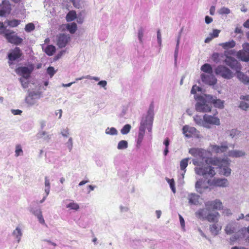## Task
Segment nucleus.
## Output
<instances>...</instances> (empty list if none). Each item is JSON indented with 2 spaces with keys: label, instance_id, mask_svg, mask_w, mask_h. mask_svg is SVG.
I'll list each match as a JSON object with an SVG mask.
<instances>
[{
  "label": "nucleus",
  "instance_id": "1",
  "mask_svg": "<svg viewBox=\"0 0 249 249\" xmlns=\"http://www.w3.org/2000/svg\"><path fill=\"white\" fill-rule=\"evenodd\" d=\"M154 116V107L153 105H150L147 114L142 117L140 122L137 139V146L141 145L145 135V129L146 128L149 132H151Z\"/></svg>",
  "mask_w": 249,
  "mask_h": 249
},
{
  "label": "nucleus",
  "instance_id": "2",
  "mask_svg": "<svg viewBox=\"0 0 249 249\" xmlns=\"http://www.w3.org/2000/svg\"><path fill=\"white\" fill-rule=\"evenodd\" d=\"M231 160L227 158H214L210 162L212 164L218 166L219 167V173L225 177H229L231 174V170L230 168Z\"/></svg>",
  "mask_w": 249,
  "mask_h": 249
},
{
  "label": "nucleus",
  "instance_id": "3",
  "mask_svg": "<svg viewBox=\"0 0 249 249\" xmlns=\"http://www.w3.org/2000/svg\"><path fill=\"white\" fill-rule=\"evenodd\" d=\"M206 94L201 96H194L196 103L195 108L197 111L199 112L206 113L211 111L212 106L210 104V101L207 100Z\"/></svg>",
  "mask_w": 249,
  "mask_h": 249
},
{
  "label": "nucleus",
  "instance_id": "4",
  "mask_svg": "<svg viewBox=\"0 0 249 249\" xmlns=\"http://www.w3.org/2000/svg\"><path fill=\"white\" fill-rule=\"evenodd\" d=\"M0 35H2L7 42L11 44L18 45L23 42V39L18 36L15 32L8 29L0 31Z\"/></svg>",
  "mask_w": 249,
  "mask_h": 249
},
{
  "label": "nucleus",
  "instance_id": "5",
  "mask_svg": "<svg viewBox=\"0 0 249 249\" xmlns=\"http://www.w3.org/2000/svg\"><path fill=\"white\" fill-rule=\"evenodd\" d=\"M189 153L195 157H198L207 163H210L213 159L209 158L210 152L208 151L198 148H192L189 149Z\"/></svg>",
  "mask_w": 249,
  "mask_h": 249
},
{
  "label": "nucleus",
  "instance_id": "6",
  "mask_svg": "<svg viewBox=\"0 0 249 249\" xmlns=\"http://www.w3.org/2000/svg\"><path fill=\"white\" fill-rule=\"evenodd\" d=\"M195 171L197 175L206 178H213L216 174L214 168L208 165L204 167H196L195 168Z\"/></svg>",
  "mask_w": 249,
  "mask_h": 249
},
{
  "label": "nucleus",
  "instance_id": "7",
  "mask_svg": "<svg viewBox=\"0 0 249 249\" xmlns=\"http://www.w3.org/2000/svg\"><path fill=\"white\" fill-rule=\"evenodd\" d=\"M217 75L225 79H231L233 77V73L229 68L223 65L218 66L214 70Z\"/></svg>",
  "mask_w": 249,
  "mask_h": 249
},
{
  "label": "nucleus",
  "instance_id": "8",
  "mask_svg": "<svg viewBox=\"0 0 249 249\" xmlns=\"http://www.w3.org/2000/svg\"><path fill=\"white\" fill-rule=\"evenodd\" d=\"M203 118L205 121V128L210 129L212 125H219L220 124L219 119L215 115L205 114L203 115Z\"/></svg>",
  "mask_w": 249,
  "mask_h": 249
},
{
  "label": "nucleus",
  "instance_id": "9",
  "mask_svg": "<svg viewBox=\"0 0 249 249\" xmlns=\"http://www.w3.org/2000/svg\"><path fill=\"white\" fill-rule=\"evenodd\" d=\"M229 148V143L227 142H223L220 143V145L211 144L209 146V150L212 152L216 154H221L224 153L227 151Z\"/></svg>",
  "mask_w": 249,
  "mask_h": 249
},
{
  "label": "nucleus",
  "instance_id": "10",
  "mask_svg": "<svg viewBox=\"0 0 249 249\" xmlns=\"http://www.w3.org/2000/svg\"><path fill=\"white\" fill-rule=\"evenodd\" d=\"M208 183L210 186L221 188H226L229 186V182L226 178H214L212 180H209Z\"/></svg>",
  "mask_w": 249,
  "mask_h": 249
},
{
  "label": "nucleus",
  "instance_id": "11",
  "mask_svg": "<svg viewBox=\"0 0 249 249\" xmlns=\"http://www.w3.org/2000/svg\"><path fill=\"white\" fill-rule=\"evenodd\" d=\"M41 97V94L39 92L31 91L28 93L25 98V102L30 106L36 105L37 100Z\"/></svg>",
  "mask_w": 249,
  "mask_h": 249
},
{
  "label": "nucleus",
  "instance_id": "12",
  "mask_svg": "<svg viewBox=\"0 0 249 249\" xmlns=\"http://www.w3.org/2000/svg\"><path fill=\"white\" fill-rule=\"evenodd\" d=\"M71 40V36L65 33L59 34L57 36V45L60 48H64Z\"/></svg>",
  "mask_w": 249,
  "mask_h": 249
},
{
  "label": "nucleus",
  "instance_id": "13",
  "mask_svg": "<svg viewBox=\"0 0 249 249\" xmlns=\"http://www.w3.org/2000/svg\"><path fill=\"white\" fill-rule=\"evenodd\" d=\"M34 68L30 67H20L16 69V72L24 78H29Z\"/></svg>",
  "mask_w": 249,
  "mask_h": 249
},
{
  "label": "nucleus",
  "instance_id": "14",
  "mask_svg": "<svg viewBox=\"0 0 249 249\" xmlns=\"http://www.w3.org/2000/svg\"><path fill=\"white\" fill-rule=\"evenodd\" d=\"M205 207L207 209L221 210L223 209L222 202L219 199H215L213 201H208L205 203Z\"/></svg>",
  "mask_w": 249,
  "mask_h": 249
},
{
  "label": "nucleus",
  "instance_id": "15",
  "mask_svg": "<svg viewBox=\"0 0 249 249\" xmlns=\"http://www.w3.org/2000/svg\"><path fill=\"white\" fill-rule=\"evenodd\" d=\"M182 131L183 133L187 138H191L193 136L198 137L199 132L194 127L186 125L183 126Z\"/></svg>",
  "mask_w": 249,
  "mask_h": 249
},
{
  "label": "nucleus",
  "instance_id": "16",
  "mask_svg": "<svg viewBox=\"0 0 249 249\" xmlns=\"http://www.w3.org/2000/svg\"><path fill=\"white\" fill-rule=\"evenodd\" d=\"M11 10V4L8 0H4L0 4V16L4 17L9 14Z\"/></svg>",
  "mask_w": 249,
  "mask_h": 249
},
{
  "label": "nucleus",
  "instance_id": "17",
  "mask_svg": "<svg viewBox=\"0 0 249 249\" xmlns=\"http://www.w3.org/2000/svg\"><path fill=\"white\" fill-rule=\"evenodd\" d=\"M225 64L231 69L238 71L240 70V65L237 61L232 57L227 56L224 60Z\"/></svg>",
  "mask_w": 249,
  "mask_h": 249
},
{
  "label": "nucleus",
  "instance_id": "18",
  "mask_svg": "<svg viewBox=\"0 0 249 249\" xmlns=\"http://www.w3.org/2000/svg\"><path fill=\"white\" fill-rule=\"evenodd\" d=\"M187 199L191 205H198L201 204L200 196L195 193L188 194Z\"/></svg>",
  "mask_w": 249,
  "mask_h": 249
},
{
  "label": "nucleus",
  "instance_id": "19",
  "mask_svg": "<svg viewBox=\"0 0 249 249\" xmlns=\"http://www.w3.org/2000/svg\"><path fill=\"white\" fill-rule=\"evenodd\" d=\"M238 228V223L235 221L229 222L225 227V231L227 234H231L235 232Z\"/></svg>",
  "mask_w": 249,
  "mask_h": 249
},
{
  "label": "nucleus",
  "instance_id": "20",
  "mask_svg": "<svg viewBox=\"0 0 249 249\" xmlns=\"http://www.w3.org/2000/svg\"><path fill=\"white\" fill-rule=\"evenodd\" d=\"M201 78L203 82L211 86L214 85L217 82V79L212 74L208 75L203 73L201 75Z\"/></svg>",
  "mask_w": 249,
  "mask_h": 249
},
{
  "label": "nucleus",
  "instance_id": "21",
  "mask_svg": "<svg viewBox=\"0 0 249 249\" xmlns=\"http://www.w3.org/2000/svg\"><path fill=\"white\" fill-rule=\"evenodd\" d=\"M21 52L19 48L16 47L12 50V52L8 54V57L9 61H15L19 58L21 55ZM10 65L12 64L11 62H9Z\"/></svg>",
  "mask_w": 249,
  "mask_h": 249
},
{
  "label": "nucleus",
  "instance_id": "22",
  "mask_svg": "<svg viewBox=\"0 0 249 249\" xmlns=\"http://www.w3.org/2000/svg\"><path fill=\"white\" fill-rule=\"evenodd\" d=\"M12 235L18 243H19L23 236V231L21 226L18 225L12 231Z\"/></svg>",
  "mask_w": 249,
  "mask_h": 249
},
{
  "label": "nucleus",
  "instance_id": "23",
  "mask_svg": "<svg viewBox=\"0 0 249 249\" xmlns=\"http://www.w3.org/2000/svg\"><path fill=\"white\" fill-rule=\"evenodd\" d=\"M36 136L38 139H42L46 142H49L52 138V135L43 130L39 131L36 134Z\"/></svg>",
  "mask_w": 249,
  "mask_h": 249
},
{
  "label": "nucleus",
  "instance_id": "24",
  "mask_svg": "<svg viewBox=\"0 0 249 249\" xmlns=\"http://www.w3.org/2000/svg\"><path fill=\"white\" fill-rule=\"evenodd\" d=\"M207 100L210 101V103L213 104L215 107L222 108L224 107V101L219 99L213 98L211 95H207Z\"/></svg>",
  "mask_w": 249,
  "mask_h": 249
},
{
  "label": "nucleus",
  "instance_id": "25",
  "mask_svg": "<svg viewBox=\"0 0 249 249\" xmlns=\"http://www.w3.org/2000/svg\"><path fill=\"white\" fill-rule=\"evenodd\" d=\"M245 155L246 152L244 151L236 149L229 150L227 154V156L233 158H241Z\"/></svg>",
  "mask_w": 249,
  "mask_h": 249
},
{
  "label": "nucleus",
  "instance_id": "26",
  "mask_svg": "<svg viewBox=\"0 0 249 249\" xmlns=\"http://www.w3.org/2000/svg\"><path fill=\"white\" fill-rule=\"evenodd\" d=\"M210 210V209H207L206 207V208L199 209L196 212L195 215L197 218L204 220L206 219Z\"/></svg>",
  "mask_w": 249,
  "mask_h": 249
},
{
  "label": "nucleus",
  "instance_id": "27",
  "mask_svg": "<svg viewBox=\"0 0 249 249\" xmlns=\"http://www.w3.org/2000/svg\"><path fill=\"white\" fill-rule=\"evenodd\" d=\"M190 160V158H187L182 159L180 161V169L182 171H183V173L181 175V177L180 178H179V179L180 180H183L184 178V175H185V173L186 171V168L187 167V166L188 165V161Z\"/></svg>",
  "mask_w": 249,
  "mask_h": 249
},
{
  "label": "nucleus",
  "instance_id": "28",
  "mask_svg": "<svg viewBox=\"0 0 249 249\" xmlns=\"http://www.w3.org/2000/svg\"><path fill=\"white\" fill-rule=\"evenodd\" d=\"M219 216L220 214L218 212L210 213L209 212L205 220H207L209 222L216 223L218 222Z\"/></svg>",
  "mask_w": 249,
  "mask_h": 249
},
{
  "label": "nucleus",
  "instance_id": "29",
  "mask_svg": "<svg viewBox=\"0 0 249 249\" xmlns=\"http://www.w3.org/2000/svg\"><path fill=\"white\" fill-rule=\"evenodd\" d=\"M209 229L212 234H213L214 236H216L219 233V231H221V226L218 225L216 223H214L213 224L210 225Z\"/></svg>",
  "mask_w": 249,
  "mask_h": 249
},
{
  "label": "nucleus",
  "instance_id": "30",
  "mask_svg": "<svg viewBox=\"0 0 249 249\" xmlns=\"http://www.w3.org/2000/svg\"><path fill=\"white\" fill-rule=\"evenodd\" d=\"M237 57L243 61H249V54L243 50H240L237 53Z\"/></svg>",
  "mask_w": 249,
  "mask_h": 249
},
{
  "label": "nucleus",
  "instance_id": "31",
  "mask_svg": "<svg viewBox=\"0 0 249 249\" xmlns=\"http://www.w3.org/2000/svg\"><path fill=\"white\" fill-rule=\"evenodd\" d=\"M235 45L236 43L233 40L219 44V46L225 50L232 48L235 47Z\"/></svg>",
  "mask_w": 249,
  "mask_h": 249
},
{
  "label": "nucleus",
  "instance_id": "32",
  "mask_svg": "<svg viewBox=\"0 0 249 249\" xmlns=\"http://www.w3.org/2000/svg\"><path fill=\"white\" fill-rule=\"evenodd\" d=\"M21 23V20L16 19H14L12 20H6L4 21V23L6 24L8 26L10 27H17L18 25H19Z\"/></svg>",
  "mask_w": 249,
  "mask_h": 249
},
{
  "label": "nucleus",
  "instance_id": "33",
  "mask_svg": "<svg viewBox=\"0 0 249 249\" xmlns=\"http://www.w3.org/2000/svg\"><path fill=\"white\" fill-rule=\"evenodd\" d=\"M66 207L70 210H74L75 211H78L80 208L79 204L72 200H71L70 202L66 204Z\"/></svg>",
  "mask_w": 249,
  "mask_h": 249
},
{
  "label": "nucleus",
  "instance_id": "34",
  "mask_svg": "<svg viewBox=\"0 0 249 249\" xmlns=\"http://www.w3.org/2000/svg\"><path fill=\"white\" fill-rule=\"evenodd\" d=\"M66 29L69 31V32L71 34L75 33L77 29V25L74 22L67 24L66 25Z\"/></svg>",
  "mask_w": 249,
  "mask_h": 249
},
{
  "label": "nucleus",
  "instance_id": "35",
  "mask_svg": "<svg viewBox=\"0 0 249 249\" xmlns=\"http://www.w3.org/2000/svg\"><path fill=\"white\" fill-rule=\"evenodd\" d=\"M145 32V29L143 27L141 26L139 28L137 32L138 38L140 43L142 44L143 41V36Z\"/></svg>",
  "mask_w": 249,
  "mask_h": 249
},
{
  "label": "nucleus",
  "instance_id": "36",
  "mask_svg": "<svg viewBox=\"0 0 249 249\" xmlns=\"http://www.w3.org/2000/svg\"><path fill=\"white\" fill-rule=\"evenodd\" d=\"M194 120L196 124H197L198 125H199L200 126H203L204 127V124L205 121L204 119L203 118H201L200 116L199 115H195L193 117Z\"/></svg>",
  "mask_w": 249,
  "mask_h": 249
},
{
  "label": "nucleus",
  "instance_id": "37",
  "mask_svg": "<svg viewBox=\"0 0 249 249\" xmlns=\"http://www.w3.org/2000/svg\"><path fill=\"white\" fill-rule=\"evenodd\" d=\"M105 133L108 135L116 136L118 135V131L115 127H107L105 130Z\"/></svg>",
  "mask_w": 249,
  "mask_h": 249
},
{
  "label": "nucleus",
  "instance_id": "38",
  "mask_svg": "<svg viewBox=\"0 0 249 249\" xmlns=\"http://www.w3.org/2000/svg\"><path fill=\"white\" fill-rule=\"evenodd\" d=\"M201 70L203 72L209 74H212L213 72V69L211 66L209 64H205L201 67Z\"/></svg>",
  "mask_w": 249,
  "mask_h": 249
},
{
  "label": "nucleus",
  "instance_id": "39",
  "mask_svg": "<svg viewBox=\"0 0 249 249\" xmlns=\"http://www.w3.org/2000/svg\"><path fill=\"white\" fill-rule=\"evenodd\" d=\"M202 184L203 180L202 179H199L197 180L195 184L196 191L200 194H202L203 193V189L205 188V187L202 186Z\"/></svg>",
  "mask_w": 249,
  "mask_h": 249
},
{
  "label": "nucleus",
  "instance_id": "40",
  "mask_svg": "<svg viewBox=\"0 0 249 249\" xmlns=\"http://www.w3.org/2000/svg\"><path fill=\"white\" fill-rule=\"evenodd\" d=\"M76 18V13L75 11H70L66 15V19L68 22H70Z\"/></svg>",
  "mask_w": 249,
  "mask_h": 249
},
{
  "label": "nucleus",
  "instance_id": "41",
  "mask_svg": "<svg viewBox=\"0 0 249 249\" xmlns=\"http://www.w3.org/2000/svg\"><path fill=\"white\" fill-rule=\"evenodd\" d=\"M180 39V33L178 36V38L177 39V44H176V48H175V50L174 60H175V64H176L177 61Z\"/></svg>",
  "mask_w": 249,
  "mask_h": 249
},
{
  "label": "nucleus",
  "instance_id": "42",
  "mask_svg": "<svg viewBox=\"0 0 249 249\" xmlns=\"http://www.w3.org/2000/svg\"><path fill=\"white\" fill-rule=\"evenodd\" d=\"M44 50L45 52L49 56L52 55L55 51V47L52 45H48Z\"/></svg>",
  "mask_w": 249,
  "mask_h": 249
},
{
  "label": "nucleus",
  "instance_id": "43",
  "mask_svg": "<svg viewBox=\"0 0 249 249\" xmlns=\"http://www.w3.org/2000/svg\"><path fill=\"white\" fill-rule=\"evenodd\" d=\"M128 147V142L125 140H121L119 142L117 148L118 150H124Z\"/></svg>",
  "mask_w": 249,
  "mask_h": 249
},
{
  "label": "nucleus",
  "instance_id": "44",
  "mask_svg": "<svg viewBox=\"0 0 249 249\" xmlns=\"http://www.w3.org/2000/svg\"><path fill=\"white\" fill-rule=\"evenodd\" d=\"M44 185L45 188L44 191L45 194H47V195H49L51 189V185L50 182V180L47 177H45V181H44Z\"/></svg>",
  "mask_w": 249,
  "mask_h": 249
},
{
  "label": "nucleus",
  "instance_id": "45",
  "mask_svg": "<svg viewBox=\"0 0 249 249\" xmlns=\"http://www.w3.org/2000/svg\"><path fill=\"white\" fill-rule=\"evenodd\" d=\"M15 156L16 157H18L19 156H22L23 154V151L22 150V146L20 144H17L15 147Z\"/></svg>",
  "mask_w": 249,
  "mask_h": 249
},
{
  "label": "nucleus",
  "instance_id": "46",
  "mask_svg": "<svg viewBox=\"0 0 249 249\" xmlns=\"http://www.w3.org/2000/svg\"><path fill=\"white\" fill-rule=\"evenodd\" d=\"M131 128V126L129 124L124 125L121 130V133L123 135H126L128 134Z\"/></svg>",
  "mask_w": 249,
  "mask_h": 249
},
{
  "label": "nucleus",
  "instance_id": "47",
  "mask_svg": "<svg viewBox=\"0 0 249 249\" xmlns=\"http://www.w3.org/2000/svg\"><path fill=\"white\" fill-rule=\"evenodd\" d=\"M167 182L169 183L170 187L174 194L176 193V190L175 186V181L174 179H170L166 178H165Z\"/></svg>",
  "mask_w": 249,
  "mask_h": 249
},
{
  "label": "nucleus",
  "instance_id": "48",
  "mask_svg": "<svg viewBox=\"0 0 249 249\" xmlns=\"http://www.w3.org/2000/svg\"><path fill=\"white\" fill-rule=\"evenodd\" d=\"M218 13L221 15H228L231 13V10L227 7H223L218 10Z\"/></svg>",
  "mask_w": 249,
  "mask_h": 249
},
{
  "label": "nucleus",
  "instance_id": "49",
  "mask_svg": "<svg viewBox=\"0 0 249 249\" xmlns=\"http://www.w3.org/2000/svg\"><path fill=\"white\" fill-rule=\"evenodd\" d=\"M29 78H24L23 77H21L19 78V81L20 82L22 87L24 89H26L28 88V85L29 84L28 79Z\"/></svg>",
  "mask_w": 249,
  "mask_h": 249
},
{
  "label": "nucleus",
  "instance_id": "50",
  "mask_svg": "<svg viewBox=\"0 0 249 249\" xmlns=\"http://www.w3.org/2000/svg\"><path fill=\"white\" fill-rule=\"evenodd\" d=\"M35 28L34 24L32 23H29L26 25L25 30L27 32H31L33 31Z\"/></svg>",
  "mask_w": 249,
  "mask_h": 249
},
{
  "label": "nucleus",
  "instance_id": "51",
  "mask_svg": "<svg viewBox=\"0 0 249 249\" xmlns=\"http://www.w3.org/2000/svg\"><path fill=\"white\" fill-rule=\"evenodd\" d=\"M201 88L197 86L196 85H194L192 88L191 93L193 94H194L195 96H198L196 95L197 91H201Z\"/></svg>",
  "mask_w": 249,
  "mask_h": 249
},
{
  "label": "nucleus",
  "instance_id": "52",
  "mask_svg": "<svg viewBox=\"0 0 249 249\" xmlns=\"http://www.w3.org/2000/svg\"><path fill=\"white\" fill-rule=\"evenodd\" d=\"M31 213L34 214L36 217L42 214V212L39 209H33L31 208L30 210Z\"/></svg>",
  "mask_w": 249,
  "mask_h": 249
},
{
  "label": "nucleus",
  "instance_id": "53",
  "mask_svg": "<svg viewBox=\"0 0 249 249\" xmlns=\"http://www.w3.org/2000/svg\"><path fill=\"white\" fill-rule=\"evenodd\" d=\"M66 145L69 151H71L73 147L72 138L71 137L69 138L68 141L66 143Z\"/></svg>",
  "mask_w": 249,
  "mask_h": 249
},
{
  "label": "nucleus",
  "instance_id": "54",
  "mask_svg": "<svg viewBox=\"0 0 249 249\" xmlns=\"http://www.w3.org/2000/svg\"><path fill=\"white\" fill-rule=\"evenodd\" d=\"M47 72L52 77L55 73L56 71L53 67H49L47 70Z\"/></svg>",
  "mask_w": 249,
  "mask_h": 249
},
{
  "label": "nucleus",
  "instance_id": "55",
  "mask_svg": "<svg viewBox=\"0 0 249 249\" xmlns=\"http://www.w3.org/2000/svg\"><path fill=\"white\" fill-rule=\"evenodd\" d=\"M239 77L242 82L245 84L249 83V77L244 74H239Z\"/></svg>",
  "mask_w": 249,
  "mask_h": 249
},
{
  "label": "nucleus",
  "instance_id": "56",
  "mask_svg": "<svg viewBox=\"0 0 249 249\" xmlns=\"http://www.w3.org/2000/svg\"><path fill=\"white\" fill-rule=\"evenodd\" d=\"M238 131L236 129H232L229 131V136L233 139L235 137V136L238 134Z\"/></svg>",
  "mask_w": 249,
  "mask_h": 249
},
{
  "label": "nucleus",
  "instance_id": "57",
  "mask_svg": "<svg viewBox=\"0 0 249 249\" xmlns=\"http://www.w3.org/2000/svg\"><path fill=\"white\" fill-rule=\"evenodd\" d=\"M220 32V30L217 29H214L212 33H210L209 36H211L213 38L217 37L219 36V34Z\"/></svg>",
  "mask_w": 249,
  "mask_h": 249
},
{
  "label": "nucleus",
  "instance_id": "58",
  "mask_svg": "<svg viewBox=\"0 0 249 249\" xmlns=\"http://www.w3.org/2000/svg\"><path fill=\"white\" fill-rule=\"evenodd\" d=\"M249 105L248 103H247L244 101L241 102L240 105H239L240 108H241V109H242L243 110H246L249 108Z\"/></svg>",
  "mask_w": 249,
  "mask_h": 249
},
{
  "label": "nucleus",
  "instance_id": "59",
  "mask_svg": "<svg viewBox=\"0 0 249 249\" xmlns=\"http://www.w3.org/2000/svg\"><path fill=\"white\" fill-rule=\"evenodd\" d=\"M219 54L217 53H213L212 56V59L215 63H218L219 61Z\"/></svg>",
  "mask_w": 249,
  "mask_h": 249
},
{
  "label": "nucleus",
  "instance_id": "60",
  "mask_svg": "<svg viewBox=\"0 0 249 249\" xmlns=\"http://www.w3.org/2000/svg\"><path fill=\"white\" fill-rule=\"evenodd\" d=\"M120 212L122 213H126L129 210V208L127 206L120 205L119 207Z\"/></svg>",
  "mask_w": 249,
  "mask_h": 249
},
{
  "label": "nucleus",
  "instance_id": "61",
  "mask_svg": "<svg viewBox=\"0 0 249 249\" xmlns=\"http://www.w3.org/2000/svg\"><path fill=\"white\" fill-rule=\"evenodd\" d=\"M157 41L160 46L161 45V35L160 30H159L157 31Z\"/></svg>",
  "mask_w": 249,
  "mask_h": 249
},
{
  "label": "nucleus",
  "instance_id": "62",
  "mask_svg": "<svg viewBox=\"0 0 249 249\" xmlns=\"http://www.w3.org/2000/svg\"><path fill=\"white\" fill-rule=\"evenodd\" d=\"M243 51L249 54V43H244L243 45Z\"/></svg>",
  "mask_w": 249,
  "mask_h": 249
},
{
  "label": "nucleus",
  "instance_id": "63",
  "mask_svg": "<svg viewBox=\"0 0 249 249\" xmlns=\"http://www.w3.org/2000/svg\"><path fill=\"white\" fill-rule=\"evenodd\" d=\"M98 85L101 87L105 89H107L106 86L107 85V82L106 80H102L98 82Z\"/></svg>",
  "mask_w": 249,
  "mask_h": 249
},
{
  "label": "nucleus",
  "instance_id": "64",
  "mask_svg": "<svg viewBox=\"0 0 249 249\" xmlns=\"http://www.w3.org/2000/svg\"><path fill=\"white\" fill-rule=\"evenodd\" d=\"M61 133L64 137H68L69 135V131L68 128L64 129L61 130Z\"/></svg>",
  "mask_w": 249,
  "mask_h": 249
}]
</instances>
